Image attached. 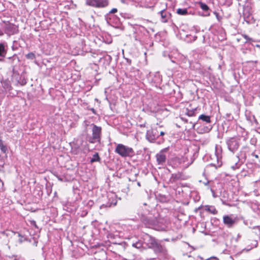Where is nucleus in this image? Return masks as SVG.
Wrapping results in <instances>:
<instances>
[{"instance_id": "1", "label": "nucleus", "mask_w": 260, "mask_h": 260, "mask_svg": "<svg viewBox=\"0 0 260 260\" xmlns=\"http://www.w3.org/2000/svg\"><path fill=\"white\" fill-rule=\"evenodd\" d=\"M115 151L122 157H132L135 155V152L132 148L122 144H118Z\"/></svg>"}, {"instance_id": "2", "label": "nucleus", "mask_w": 260, "mask_h": 260, "mask_svg": "<svg viewBox=\"0 0 260 260\" xmlns=\"http://www.w3.org/2000/svg\"><path fill=\"white\" fill-rule=\"evenodd\" d=\"M92 136H90L87 138L88 141L90 143H95L100 142L101 140V135L102 128L101 127L92 124Z\"/></svg>"}, {"instance_id": "3", "label": "nucleus", "mask_w": 260, "mask_h": 260, "mask_svg": "<svg viewBox=\"0 0 260 260\" xmlns=\"http://www.w3.org/2000/svg\"><path fill=\"white\" fill-rule=\"evenodd\" d=\"M109 4L108 0H86V5L95 8H104Z\"/></svg>"}, {"instance_id": "4", "label": "nucleus", "mask_w": 260, "mask_h": 260, "mask_svg": "<svg viewBox=\"0 0 260 260\" xmlns=\"http://www.w3.org/2000/svg\"><path fill=\"white\" fill-rule=\"evenodd\" d=\"M226 144L229 150L234 153L239 147V142L236 138H230L226 141Z\"/></svg>"}, {"instance_id": "5", "label": "nucleus", "mask_w": 260, "mask_h": 260, "mask_svg": "<svg viewBox=\"0 0 260 260\" xmlns=\"http://www.w3.org/2000/svg\"><path fill=\"white\" fill-rule=\"evenodd\" d=\"M6 62L11 65L12 72L14 73L15 68L19 62V59L16 54H14L12 57H9L7 58Z\"/></svg>"}, {"instance_id": "6", "label": "nucleus", "mask_w": 260, "mask_h": 260, "mask_svg": "<svg viewBox=\"0 0 260 260\" xmlns=\"http://www.w3.org/2000/svg\"><path fill=\"white\" fill-rule=\"evenodd\" d=\"M167 149H165L160 151L156 155V158L158 165L163 166L166 161V155L164 154V151Z\"/></svg>"}, {"instance_id": "7", "label": "nucleus", "mask_w": 260, "mask_h": 260, "mask_svg": "<svg viewBox=\"0 0 260 260\" xmlns=\"http://www.w3.org/2000/svg\"><path fill=\"white\" fill-rule=\"evenodd\" d=\"M223 222L228 227L231 228L235 223L236 220L229 215H225L223 217Z\"/></svg>"}, {"instance_id": "8", "label": "nucleus", "mask_w": 260, "mask_h": 260, "mask_svg": "<svg viewBox=\"0 0 260 260\" xmlns=\"http://www.w3.org/2000/svg\"><path fill=\"white\" fill-rule=\"evenodd\" d=\"M146 137L149 141L153 142L158 137V136L156 135V133H154V131L151 129L147 131Z\"/></svg>"}, {"instance_id": "9", "label": "nucleus", "mask_w": 260, "mask_h": 260, "mask_svg": "<svg viewBox=\"0 0 260 260\" xmlns=\"http://www.w3.org/2000/svg\"><path fill=\"white\" fill-rule=\"evenodd\" d=\"M154 251L156 253H161L165 254L166 252V249L160 244L157 242L152 247Z\"/></svg>"}, {"instance_id": "10", "label": "nucleus", "mask_w": 260, "mask_h": 260, "mask_svg": "<svg viewBox=\"0 0 260 260\" xmlns=\"http://www.w3.org/2000/svg\"><path fill=\"white\" fill-rule=\"evenodd\" d=\"M214 156L215 157L216 162H213L212 163V165L215 167H220L222 165V162L221 160V157L219 153H217V147H216V152Z\"/></svg>"}, {"instance_id": "11", "label": "nucleus", "mask_w": 260, "mask_h": 260, "mask_svg": "<svg viewBox=\"0 0 260 260\" xmlns=\"http://www.w3.org/2000/svg\"><path fill=\"white\" fill-rule=\"evenodd\" d=\"M147 242V245L149 248H152V247L157 243L155 239L148 235H146L144 239Z\"/></svg>"}, {"instance_id": "12", "label": "nucleus", "mask_w": 260, "mask_h": 260, "mask_svg": "<svg viewBox=\"0 0 260 260\" xmlns=\"http://www.w3.org/2000/svg\"><path fill=\"white\" fill-rule=\"evenodd\" d=\"M204 210L212 214L215 215L217 213V211L214 206L206 205L204 206Z\"/></svg>"}, {"instance_id": "13", "label": "nucleus", "mask_w": 260, "mask_h": 260, "mask_svg": "<svg viewBox=\"0 0 260 260\" xmlns=\"http://www.w3.org/2000/svg\"><path fill=\"white\" fill-rule=\"evenodd\" d=\"M161 17V21L164 23H166L168 21V15L167 12L165 10H161L159 12Z\"/></svg>"}, {"instance_id": "14", "label": "nucleus", "mask_w": 260, "mask_h": 260, "mask_svg": "<svg viewBox=\"0 0 260 260\" xmlns=\"http://www.w3.org/2000/svg\"><path fill=\"white\" fill-rule=\"evenodd\" d=\"M199 119L202 120L206 123H210L211 122L210 117L204 114L201 115L199 117Z\"/></svg>"}, {"instance_id": "15", "label": "nucleus", "mask_w": 260, "mask_h": 260, "mask_svg": "<svg viewBox=\"0 0 260 260\" xmlns=\"http://www.w3.org/2000/svg\"><path fill=\"white\" fill-rule=\"evenodd\" d=\"M7 51L5 49V46L3 43H0V56L5 57Z\"/></svg>"}, {"instance_id": "16", "label": "nucleus", "mask_w": 260, "mask_h": 260, "mask_svg": "<svg viewBox=\"0 0 260 260\" xmlns=\"http://www.w3.org/2000/svg\"><path fill=\"white\" fill-rule=\"evenodd\" d=\"M196 111V109H193L192 110H189L188 109H186V114L188 116H195V112Z\"/></svg>"}, {"instance_id": "17", "label": "nucleus", "mask_w": 260, "mask_h": 260, "mask_svg": "<svg viewBox=\"0 0 260 260\" xmlns=\"http://www.w3.org/2000/svg\"><path fill=\"white\" fill-rule=\"evenodd\" d=\"M100 157L98 153H95L92 156V158L90 160V162L93 163L95 161H99L100 160Z\"/></svg>"}, {"instance_id": "18", "label": "nucleus", "mask_w": 260, "mask_h": 260, "mask_svg": "<svg viewBox=\"0 0 260 260\" xmlns=\"http://www.w3.org/2000/svg\"><path fill=\"white\" fill-rule=\"evenodd\" d=\"M0 149L1 151L4 152L6 153L8 149L6 145H4V142L2 140L0 139Z\"/></svg>"}, {"instance_id": "19", "label": "nucleus", "mask_w": 260, "mask_h": 260, "mask_svg": "<svg viewBox=\"0 0 260 260\" xmlns=\"http://www.w3.org/2000/svg\"><path fill=\"white\" fill-rule=\"evenodd\" d=\"M177 13L179 15H185L187 14V10L186 9H178L177 10Z\"/></svg>"}, {"instance_id": "20", "label": "nucleus", "mask_w": 260, "mask_h": 260, "mask_svg": "<svg viewBox=\"0 0 260 260\" xmlns=\"http://www.w3.org/2000/svg\"><path fill=\"white\" fill-rule=\"evenodd\" d=\"M199 5H200L201 8L204 11H206L209 9V7L206 4H205L202 2H200Z\"/></svg>"}, {"instance_id": "21", "label": "nucleus", "mask_w": 260, "mask_h": 260, "mask_svg": "<svg viewBox=\"0 0 260 260\" xmlns=\"http://www.w3.org/2000/svg\"><path fill=\"white\" fill-rule=\"evenodd\" d=\"M155 221L153 220L147 219L146 220V222L145 224L148 226H150L151 225H154L155 224Z\"/></svg>"}, {"instance_id": "22", "label": "nucleus", "mask_w": 260, "mask_h": 260, "mask_svg": "<svg viewBox=\"0 0 260 260\" xmlns=\"http://www.w3.org/2000/svg\"><path fill=\"white\" fill-rule=\"evenodd\" d=\"M132 246L138 249L140 248L142 246V243L140 242L133 243Z\"/></svg>"}, {"instance_id": "23", "label": "nucleus", "mask_w": 260, "mask_h": 260, "mask_svg": "<svg viewBox=\"0 0 260 260\" xmlns=\"http://www.w3.org/2000/svg\"><path fill=\"white\" fill-rule=\"evenodd\" d=\"M26 57L28 59H33L35 58V55L33 53L30 52V53H28L26 55Z\"/></svg>"}, {"instance_id": "24", "label": "nucleus", "mask_w": 260, "mask_h": 260, "mask_svg": "<svg viewBox=\"0 0 260 260\" xmlns=\"http://www.w3.org/2000/svg\"><path fill=\"white\" fill-rule=\"evenodd\" d=\"M171 179H173L174 180H177L179 179V176L177 174H173Z\"/></svg>"}, {"instance_id": "25", "label": "nucleus", "mask_w": 260, "mask_h": 260, "mask_svg": "<svg viewBox=\"0 0 260 260\" xmlns=\"http://www.w3.org/2000/svg\"><path fill=\"white\" fill-rule=\"evenodd\" d=\"M117 12V9L116 8H113L110 11V13H116Z\"/></svg>"}, {"instance_id": "26", "label": "nucleus", "mask_w": 260, "mask_h": 260, "mask_svg": "<svg viewBox=\"0 0 260 260\" xmlns=\"http://www.w3.org/2000/svg\"><path fill=\"white\" fill-rule=\"evenodd\" d=\"M243 36L246 40V42L249 41L251 40V39L249 38L247 35H243Z\"/></svg>"}, {"instance_id": "27", "label": "nucleus", "mask_w": 260, "mask_h": 260, "mask_svg": "<svg viewBox=\"0 0 260 260\" xmlns=\"http://www.w3.org/2000/svg\"><path fill=\"white\" fill-rule=\"evenodd\" d=\"M254 242L255 243V244L254 245V247H256L257 245V242L256 241H254Z\"/></svg>"}, {"instance_id": "28", "label": "nucleus", "mask_w": 260, "mask_h": 260, "mask_svg": "<svg viewBox=\"0 0 260 260\" xmlns=\"http://www.w3.org/2000/svg\"><path fill=\"white\" fill-rule=\"evenodd\" d=\"M164 135H165V133H164V132H161L160 133V136H164Z\"/></svg>"}, {"instance_id": "29", "label": "nucleus", "mask_w": 260, "mask_h": 260, "mask_svg": "<svg viewBox=\"0 0 260 260\" xmlns=\"http://www.w3.org/2000/svg\"><path fill=\"white\" fill-rule=\"evenodd\" d=\"M137 185H138V186H141L140 182H137Z\"/></svg>"}, {"instance_id": "30", "label": "nucleus", "mask_w": 260, "mask_h": 260, "mask_svg": "<svg viewBox=\"0 0 260 260\" xmlns=\"http://www.w3.org/2000/svg\"><path fill=\"white\" fill-rule=\"evenodd\" d=\"M92 111L93 112V113H95V110L94 109H92Z\"/></svg>"}, {"instance_id": "31", "label": "nucleus", "mask_w": 260, "mask_h": 260, "mask_svg": "<svg viewBox=\"0 0 260 260\" xmlns=\"http://www.w3.org/2000/svg\"><path fill=\"white\" fill-rule=\"evenodd\" d=\"M4 61V60L2 58H0V61Z\"/></svg>"}, {"instance_id": "32", "label": "nucleus", "mask_w": 260, "mask_h": 260, "mask_svg": "<svg viewBox=\"0 0 260 260\" xmlns=\"http://www.w3.org/2000/svg\"><path fill=\"white\" fill-rule=\"evenodd\" d=\"M255 157L257 158L258 157V155H254Z\"/></svg>"}, {"instance_id": "33", "label": "nucleus", "mask_w": 260, "mask_h": 260, "mask_svg": "<svg viewBox=\"0 0 260 260\" xmlns=\"http://www.w3.org/2000/svg\"><path fill=\"white\" fill-rule=\"evenodd\" d=\"M129 181H132V180H131L130 178H129ZM134 180H133V181H134Z\"/></svg>"}]
</instances>
